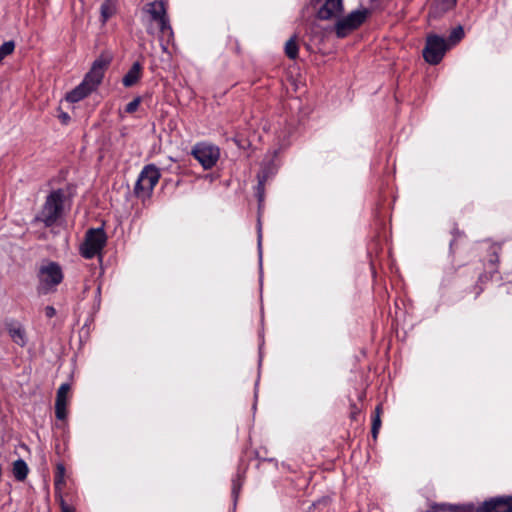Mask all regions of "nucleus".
I'll return each instance as SVG.
<instances>
[{
    "instance_id": "1",
    "label": "nucleus",
    "mask_w": 512,
    "mask_h": 512,
    "mask_svg": "<svg viewBox=\"0 0 512 512\" xmlns=\"http://www.w3.org/2000/svg\"><path fill=\"white\" fill-rule=\"evenodd\" d=\"M64 200L65 193L62 189L50 192L36 220L43 222L46 227L53 226L62 215Z\"/></svg>"
},
{
    "instance_id": "2",
    "label": "nucleus",
    "mask_w": 512,
    "mask_h": 512,
    "mask_svg": "<svg viewBox=\"0 0 512 512\" xmlns=\"http://www.w3.org/2000/svg\"><path fill=\"white\" fill-rule=\"evenodd\" d=\"M39 294L46 295L56 290V287L63 281L64 275L61 266L54 261L42 265L38 273Z\"/></svg>"
},
{
    "instance_id": "3",
    "label": "nucleus",
    "mask_w": 512,
    "mask_h": 512,
    "mask_svg": "<svg viewBox=\"0 0 512 512\" xmlns=\"http://www.w3.org/2000/svg\"><path fill=\"white\" fill-rule=\"evenodd\" d=\"M369 10L366 8L357 9L347 16L338 17L334 30L338 38H345L354 30L358 29L367 19Z\"/></svg>"
},
{
    "instance_id": "4",
    "label": "nucleus",
    "mask_w": 512,
    "mask_h": 512,
    "mask_svg": "<svg viewBox=\"0 0 512 512\" xmlns=\"http://www.w3.org/2000/svg\"><path fill=\"white\" fill-rule=\"evenodd\" d=\"M107 236L103 228H91L86 232L85 240L80 247V254L85 259H92L100 254L106 245Z\"/></svg>"
},
{
    "instance_id": "5",
    "label": "nucleus",
    "mask_w": 512,
    "mask_h": 512,
    "mask_svg": "<svg viewBox=\"0 0 512 512\" xmlns=\"http://www.w3.org/2000/svg\"><path fill=\"white\" fill-rule=\"evenodd\" d=\"M160 177L161 173L154 164L144 166L134 187L135 195L143 198L150 196Z\"/></svg>"
},
{
    "instance_id": "6",
    "label": "nucleus",
    "mask_w": 512,
    "mask_h": 512,
    "mask_svg": "<svg viewBox=\"0 0 512 512\" xmlns=\"http://www.w3.org/2000/svg\"><path fill=\"white\" fill-rule=\"evenodd\" d=\"M191 155L200 163L204 170H209L218 162L220 149L212 143L202 141L192 147Z\"/></svg>"
},
{
    "instance_id": "7",
    "label": "nucleus",
    "mask_w": 512,
    "mask_h": 512,
    "mask_svg": "<svg viewBox=\"0 0 512 512\" xmlns=\"http://www.w3.org/2000/svg\"><path fill=\"white\" fill-rule=\"evenodd\" d=\"M448 49L449 44L445 38L436 34L428 35L422 52L423 58L430 65H437L441 62Z\"/></svg>"
},
{
    "instance_id": "8",
    "label": "nucleus",
    "mask_w": 512,
    "mask_h": 512,
    "mask_svg": "<svg viewBox=\"0 0 512 512\" xmlns=\"http://www.w3.org/2000/svg\"><path fill=\"white\" fill-rule=\"evenodd\" d=\"M111 58L107 55H101L97 58L89 72L85 75L82 82L86 84L92 91H95L104 77V72L108 68Z\"/></svg>"
},
{
    "instance_id": "9",
    "label": "nucleus",
    "mask_w": 512,
    "mask_h": 512,
    "mask_svg": "<svg viewBox=\"0 0 512 512\" xmlns=\"http://www.w3.org/2000/svg\"><path fill=\"white\" fill-rule=\"evenodd\" d=\"M478 512H512V496H498L482 503Z\"/></svg>"
},
{
    "instance_id": "10",
    "label": "nucleus",
    "mask_w": 512,
    "mask_h": 512,
    "mask_svg": "<svg viewBox=\"0 0 512 512\" xmlns=\"http://www.w3.org/2000/svg\"><path fill=\"white\" fill-rule=\"evenodd\" d=\"M343 0H324L317 11L320 20H330L341 16L343 12Z\"/></svg>"
},
{
    "instance_id": "11",
    "label": "nucleus",
    "mask_w": 512,
    "mask_h": 512,
    "mask_svg": "<svg viewBox=\"0 0 512 512\" xmlns=\"http://www.w3.org/2000/svg\"><path fill=\"white\" fill-rule=\"evenodd\" d=\"M142 12L149 17L151 22H155L157 25L168 18L166 7L161 0H155L145 4L142 8Z\"/></svg>"
},
{
    "instance_id": "12",
    "label": "nucleus",
    "mask_w": 512,
    "mask_h": 512,
    "mask_svg": "<svg viewBox=\"0 0 512 512\" xmlns=\"http://www.w3.org/2000/svg\"><path fill=\"white\" fill-rule=\"evenodd\" d=\"M69 391H70V385L68 383H63L58 388V391L56 394V401H55V414H56V418L59 420L66 419Z\"/></svg>"
},
{
    "instance_id": "13",
    "label": "nucleus",
    "mask_w": 512,
    "mask_h": 512,
    "mask_svg": "<svg viewBox=\"0 0 512 512\" xmlns=\"http://www.w3.org/2000/svg\"><path fill=\"white\" fill-rule=\"evenodd\" d=\"M160 32V42L163 51H167V45L173 40L174 32L170 25L169 17L158 24Z\"/></svg>"
},
{
    "instance_id": "14",
    "label": "nucleus",
    "mask_w": 512,
    "mask_h": 512,
    "mask_svg": "<svg viewBox=\"0 0 512 512\" xmlns=\"http://www.w3.org/2000/svg\"><path fill=\"white\" fill-rule=\"evenodd\" d=\"M142 75V65L139 62L133 63L129 71L124 75L122 83L125 87L135 85Z\"/></svg>"
},
{
    "instance_id": "15",
    "label": "nucleus",
    "mask_w": 512,
    "mask_h": 512,
    "mask_svg": "<svg viewBox=\"0 0 512 512\" xmlns=\"http://www.w3.org/2000/svg\"><path fill=\"white\" fill-rule=\"evenodd\" d=\"M92 92L93 91L91 90V88H89L86 84L81 82L78 86H76L66 95V100L71 103H76L86 98Z\"/></svg>"
},
{
    "instance_id": "16",
    "label": "nucleus",
    "mask_w": 512,
    "mask_h": 512,
    "mask_svg": "<svg viewBox=\"0 0 512 512\" xmlns=\"http://www.w3.org/2000/svg\"><path fill=\"white\" fill-rule=\"evenodd\" d=\"M8 333L13 342L20 347L27 344V337L25 329L20 324H11L8 326Z\"/></svg>"
},
{
    "instance_id": "17",
    "label": "nucleus",
    "mask_w": 512,
    "mask_h": 512,
    "mask_svg": "<svg viewBox=\"0 0 512 512\" xmlns=\"http://www.w3.org/2000/svg\"><path fill=\"white\" fill-rule=\"evenodd\" d=\"M29 468L23 459H18L13 463V475L17 481H24L27 478Z\"/></svg>"
},
{
    "instance_id": "18",
    "label": "nucleus",
    "mask_w": 512,
    "mask_h": 512,
    "mask_svg": "<svg viewBox=\"0 0 512 512\" xmlns=\"http://www.w3.org/2000/svg\"><path fill=\"white\" fill-rule=\"evenodd\" d=\"M116 12V4L114 0H104L100 7L101 20L107 22Z\"/></svg>"
},
{
    "instance_id": "19",
    "label": "nucleus",
    "mask_w": 512,
    "mask_h": 512,
    "mask_svg": "<svg viewBox=\"0 0 512 512\" xmlns=\"http://www.w3.org/2000/svg\"><path fill=\"white\" fill-rule=\"evenodd\" d=\"M457 0H435L433 5L434 14H443L455 7Z\"/></svg>"
},
{
    "instance_id": "20",
    "label": "nucleus",
    "mask_w": 512,
    "mask_h": 512,
    "mask_svg": "<svg viewBox=\"0 0 512 512\" xmlns=\"http://www.w3.org/2000/svg\"><path fill=\"white\" fill-rule=\"evenodd\" d=\"M298 51L297 36L294 35L285 43V54L288 58L294 60L298 57Z\"/></svg>"
},
{
    "instance_id": "21",
    "label": "nucleus",
    "mask_w": 512,
    "mask_h": 512,
    "mask_svg": "<svg viewBox=\"0 0 512 512\" xmlns=\"http://www.w3.org/2000/svg\"><path fill=\"white\" fill-rule=\"evenodd\" d=\"M381 413H382V407L381 405H378L374 410V415L372 418V427H371V433L374 439L377 438L380 427H381Z\"/></svg>"
},
{
    "instance_id": "22",
    "label": "nucleus",
    "mask_w": 512,
    "mask_h": 512,
    "mask_svg": "<svg viewBox=\"0 0 512 512\" xmlns=\"http://www.w3.org/2000/svg\"><path fill=\"white\" fill-rule=\"evenodd\" d=\"M64 476L65 466L63 463H58L56 465V471L54 475V485L56 489H61L62 486L65 484Z\"/></svg>"
},
{
    "instance_id": "23",
    "label": "nucleus",
    "mask_w": 512,
    "mask_h": 512,
    "mask_svg": "<svg viewBox=\"0 0 512 512\" xmlns=\"http://www.w3.org/2000/svg\"><path fill=\"white\" fill-rule=\"evenodd\" d=\"M464 37V29L462 26H457L455 27L451 33L449 34V37H448V40L447 43L449 44V48L451 46H454L456 45L458 42H460V40Z\"/></svg>"
},
{
    "instance_id": "24",
    "label": "nucleus",
    "mask_w": 512,
    "mask_h": 512,
    "mask_svg": "<svg viewBox=\"0 0 512 512\" xmlns=\"http://www.w3.org/2000/svg\"><path fill=\"white\" fill-rule=\"evenodd\" d=\"M329 505V499L328 498H322L315 503L312 504L307 510V512H325V510L328 508Z\"/></svg>"
},
{
    "instance_id": "25",
    "label": "nucleus",
    "mask_w": 512,
    "mask_h": 512,
    "mask_svg": "<svg viewBox=\"0 0 512 512\" xmlns=\"http://www.w3.org/2000/svg\"><path fill=\"white\" fill-rule=\"evenodd\" d=\"M15 49V42L10 40L4 42L0 46V62L7 57L8 55L12 54Z\"/></svg>"
},
{
    "instance_id": "26",
    "label": "nucleus",
    "mask_w": 512,
    "mask_h": 512,
    "mask_svg": "<svg viewBox=\"0 0 512 512\" xmlns=\"http://www.w3.org/2000/svg\"><path fill=\"white\" fill-rule=\"evenodd\" d=\"M141 101H142L141 97H136V98H134L131 102H129V103L126 105V107H125V111H126L127 113H130V114H131V113H134V112L138 109V107H139V105H140Z\"/></svg>"
},
{
    "instance_id": "27",
    "label": "nucleus",
    "mask_w": 512,
    "mask_h": 512,
    "mask_svg": "<svg viewBox=\"0 0 512 512\" xmlns=\"http://www.w3.org/2000/svg\"><path fill=\"white\" fill-rule=\"evenodd\" d=\"M258 178H259V181H258V185H257V194H258L259 200L261 201L263 198V193H264V177L261 178L260 176H258Z\"/></svg>"
},
{
    "instance_id": "28",
    "label": "nucleus",
    "mask_w": 512,
    "mask_h": 512,
    "mask_svg": "<svg viewBox=\"0 0 512 512\" xmlns=\"http://www.w3.org/2000/svg\"><path fill=\"white\" fill-rule=\"evenodd\" d=\"M241 488V483L239 481V479H235L233 480V484H232V494L234 496V498L236 499L237 496H238V493H239V490Z\"/></svg>"
},
{
    "instance_id": "29",
    "label": "nucleus",
    "mask_w": 512,
    "mask_h": 512,
    "mask_svg": "<svg viewBox=\"0 0 512 512\" xmlns=\"http://www.w3.org/2000/svg\"><path fill=\"white\" fill-rule=\"evenodd\" d=\"M45 315L48 318H52L56 315V310L53 306H46L45 307Z\"/></svg>"
},
{
    "instance_id": "30",
    "label": "nucleus",
    "mask_w": 512,
    "mask_h": 512,
    "mask_svg": "<svg viewBox=\"0 0 512 512\" xmlns=\"http://www.w3.org/2000/svg\"><path fill=\"white\" fill-rule=\"evenodd\" d=\"M489 262L493 265H497L499 263V254L496 249L493 250V253L491 255Z\"/></svg>"
},
{
    "instance_id": "31",
    "label": "nucleus",
    "mask_w": 512,
    "mask_h": 512,
    "mask_svg": "<svg viewBox=\"0 0 512 512\" xmlns=\"http://www.w3.org/2000/svg\"><path fill=\"white\" fill-rule=\"evenodd\" d=\"M61 511L62 512H74V509L67 505L63 500L61 501Z\"/></svg>"
},
{
    "instance_id": "32",
    "label": "nucleus",
    "mask_w": 512,
    "mask_h": 512,
    "mask_svg": "<svg viewBox=\"0 0 512 512\" xmlns=\"http://www.w3.org/2000/svg\"><path fill=\"white\" fill-rule=\"evenodd\" d=\"M60 119L63 123L67 124L68 121L70 120V116L67 114V113H62L60 115Z\"/></svg>"
},
{
    "instance_id": "33",
    "label": "nucleus",
    "mask_w": 512,
    "mask_h": 512,
    "mask_svg": "<svg viewBox=\"0 0 512 512\" xmlns=\"http://www.w3.org/2000/svg\"><path fill=\"white\" fill-rule=\"evenodd\" d=\"M261 239H262L261 228L259 227V233H258V245H259V247L261 246Z\"/></svg>"
},
{
    "instance_id": "34",
    "label": "nucleus",
    "mask_w": 512,
    "mask_h": 512,
    "mask_svg": "<svg viewBox=\"0 0 512 512\" xmlns=\"http://www.w3.org/2000/svg\"><path fill=\"white\" fill-rule=\"evenodd\" d=\"M96 293H97V296L99 297L100 293H101V287L100 286L97 287Z\"/></svg>"
}]
</instances>
